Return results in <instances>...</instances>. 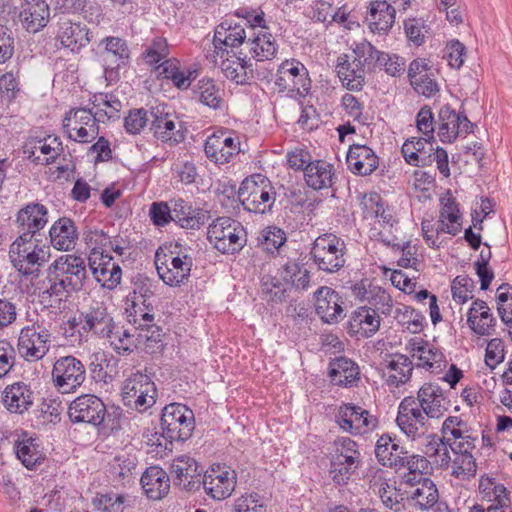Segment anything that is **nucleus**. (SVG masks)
<instances>
[{
    "instance_id": "43",
    "label": "nucleus",
    "mask_w": 512,
    "mask_h": 512,
    "mask_svg": "<svg viewBox=\"0 0 512 512\" xmlns=\"http://www.w3.org/2000/svg\"><path fill=\"white\" fill-rule=\"evenodd\" d=\"M92 111L98 123L116 120L120 117L121 101L113 94L100 93L93 96Z\"/></svg>"
},
{
    "instance_id": "62",
    "label": "nucleus",
    "mask_w": 512,
    "mask_h": 512,
    "mask_svg": "<svg viewBox=\"0 0 512 512\" xmlns=\"http://www.w3.org/2000/svg\"><path fill=\"white\" fill-rule=\"evenodd\" d=\"M213 135L209 136L204 145V151L212 162L225 164L234 156L233 152L224 147Z\"/></svg>"
},
{
    "instance_id": "26",
    "label": "nucleus",
    "mask_w": 512,
    "mask_h": 512,
    "mask_svg": "<svg viewBox=\"0 0 512 512\" xmlns=\"http://www.w3.org/2000/svg\"><path fill=\"white\" fill-rule=\"evenodd\" d=\"M50 18V8L45 0H25L21 5L19 19L22 26L30 33L42 30Z\"/></svg>"
},
{
    "instance_id": "33",
    "label": "nucleus",
    "mask_w": 512,
    "mask_h": 512,
    "mask_svg": "<svg viewBox=\"0 0 512 512\" xmlns=\"http://www.w3.org/2000/svg\"><path fill=\"white\" fill-rule=\"evenodd\" d=\"M395 7L387 0L370 2L366 21L372 32L387 33L395 22Z\"/></svg>"
},
{
    "instance_id": "14",
    "label": "nucleus",
    "mask_w": 512,
    "mask_h": 512,
    "mask_svg": "<svg viewBox=\"0 0 512 512\" xmlns=\"http://www.w3.org/2000/svg\"><path fill=\"white\" fill-rule=\"evenodd\" d=\"M69 323L72 327L81 324V329L85 333L91 332L93 335L103 338L111 333L115 322L105 304L95 301L79 314L78 319L74 317Z\"/></svg>"
},
{
    "instance_id": "56",
    "label": "nucleus",
    "mask_w": 512,
    "mask_h": 512,
    "mask_svg": "<svg viewBox=\"0 0 512 512\" xmlns=\"http://www.w3.org/2000/svg\"><path fill=\"white\" fill-rule=\"evenodd\" d=\"M418 367L424 368L431 373H440L446 366L447 361L442 351L433 345L429 347L418 357Z\"/></svg>"
},
{
    "instance_id": "45",
    "label": "nucleus",
    "mask_w": 512,
    "mask_h": 512,
    "mask_svg": "<svg viewBox=\"0 0 512 512\" xmlns=\"http://www.w3.org/2000/svg\"><path fill=\"white\" fill-rule=\"evenodd\" d=\"M436 485L431 479H426L417 487L406 489V499L419 510H428L438 501Z\"/></svg>"
},
{
    "instance_id": "31",
    "label": "nucleus",
    "mask_w": 512,
    "mask_h": 512,
    "mask_svg": "<svg viewBox=\"0 0 512 512\" xmlns=\"http://www.w3.org/2000/svg\"><path fill=\"white\" fill-rule=\"evenodd\" d=\"M381 314L375 308L362 306L354 310L348 322L350 334H360L363 337L373 336L380 328Z\"/></svg>"
},
{
    "instance_id": "54",
    "label": "nucleus",
    "mask_w": 512,
    "mask_h": 512,
    "mask_svg": "<svg viewBox=\"0 0 512 512\" xmlns=\"http://www.w3.org/2000/svg\"><path fill=\"white\" fill-rule=\"evenodd\" d=\"M105 51L102 54L105 63H113L116 68L124 65L130 57L126 42L118 37H107L103 40Z\"/></svg>"
},
{
    "instance_id": "51",
    "label": "nucleus",
    "mask_w": 512,
    "mask_h": 512,
    "mask_svg": "<svg viewBox=\"0 0 512 512\" xmlns=\"http://www.w3.org/2000/svg\"><path fill=\"white\" fill-rule=\"evenodd\" d=\"M17 458L27 469H33L44 459L42 450L34 438H23L15 444Z\"/></svg>"
},
{
    "instance_id": "36",
    "label": "nucleus",
    "mask_w": 512,
    "mask_h": 512,
    "mask_svg": "<svg viewBox=\"0 0 512 512\" xmlns=\"http://www.w3.org/2000/svg\"><path fill=\"white\" fill-rule=\"evenodd\" d=\"M49 237L55 249L70 251L76 245L78 233L74 222L70 218L62 217L50 227Z\"/></svg>"
},
{
    "instance_id": "37",
    "label": "nucleus",
    "mask_w": 512,
    "mask_h": 512,
    "mask_svg": "<svg viewBox=\"0 0 512 512\" xmlns=\"http://www.w3.org/2000/svg\"><path fill=\"white\" fill-rule=\"evenodd\" d=\"M137 464L136 454L121 451L110 461L109 472L114 481L119 482L121 485H126L136 478Z\"/></svg>"
},
{
    "instance_id": "41",
    "label": "nucleus",
    "mask_w": 512,
    "mask_h": 512,
    "mask_svg": "<svg viewBox=\"0 0 512 512\" xmlns=\"http://www.w3.org/2000/svg\"><path fill=\"white\" fill-rule=\"evenodd\" d=\"M336 71L343 85L349 90H361L365 80V69L354 59L342 54L337 59Z\"/></svg>"
},
{
    "instance_id": "59",
    "label": "nucleus",
    "mask_w": 512,
    "mask_h": 512,
    "mask_svg": "<svg viewBox=\"0 0 512 512\" xmlns=\"http://www.w3.org/2000/svg\"><path fill=\"white\" fill-rule=\"evenodd\" d=\"M455 458L452 461V475L465 480L476 474L477 465L472 454L453 453Z\"/></svg>"
},
{
    "instance_id": "42",
    "label": "nucleus",
    "mask_w": 512,
    "mask_h": 512,
    "mask_svg": "<svg viewBox=\"0 0 512 512\" xmlns=\"http://www.w3.org/2000/svg\"><path fill=\"white\" fill-rule=\"evenodd\" d=\"M404 454H407V451L399 445L396 436L385 433L378 438L375 455L381 465L394 468Z\"/></svg>"
},
{
    "instance_id": "64",
    "label": "nucleus",
    "mask_w": 512,
    "mask_h": 512,
    "mask_svg": "<svg viewBox=\"0 0 512 512\" xmlns=\"http://www.w3.org/2000/svg\"><path fill=\"white\" fill-rule=\"evenodd\" d=\"M150 122V111L144 108L130 110L128 115L124 118L125 131L131 135L140 134Z\"/></svg>"
},
{
    "instance_id": "19",
    "label": "nucleus",
    "mask_w": 512,
    "mask_h": 512,
    "mask_svg": "<svg viewBox=\"0 0 512 512\" xmlns=\"http://www.w3.org/2000/svg\"><path fill=\"white\" fill-rule=\"evenodd\" d=\"M170 474L174 485L182 490L192 492L201 487L202 468L188 455L178 456L172 461Z\"/></svg>"
},
{
    "instance_id": "20",
    "label": "nucleus",
    "mask_w": 512,
    "mask_h": 512,
    "mask_svg": "<svg viewBox=\"0 0 512 512\" xmlns=\"http://www.w3.org/2000/svg\"><path fill=\"white\" fill-rule=\"evenodd\" d=\"M89 267L95 280L107 289H114L121 282V267L107 253H90Z\"/></svg>"
},
{
    "instance_id": "52",
    "label": "nucleus",
    "mask_w": 512,
    "mask_h": 512,
    "mask_svg": "<svg viewBox=\"0 0 512 512\" xmlns=\"http://www.w3.org/2000/svg\"><path fill=\"white\" fill-rule=\"evenodd\" d=\"M131 500L128 495L110 493H97L92 500V505L99 512H124L130 506Z\"/></svg>"
},
{
    "instance_id": "7",
    "label": "nucleus",
    "mask_w": 512,
    "mask_h": 512,
    "mask_svg": "<svg viewBox=\"0 0 512 512\" xmlns=\"http://www.w3.org/2000/svg\"><path fill=\"white\" fill-rule=\"evenodd\" d=\"M238 197L245 210L261 214L270 210L275 202V192L270 181L260 174L241 183Z\"/></svg>"
},
{
    "instance_id": "12",
    "label": "nucleus",
    "mask_w": 512,
    "mask_h": 512,
    "mask_svg": "<svg viewBox=\"0 0 512 512\" xmlns=\"http://www.w3.org/2000/svg\"><path fill=\"white\" fill-rule=\"evenodd\" d=\"M339 428L351 435H364L378 427V418L368 410L353 403L341 404L335 414Z\"/></svg>"
},
{
    "instance_id": "18",
    "label": "nucleus",
    "mask_w": 512,
    "mask_h": 512,
    "mask_svg": "<svg viewBox=\"0 0 512 512\" xmlns=\"http://www.w3.org/2000/svg\"><path fill=\"white\" fill-rule=\"evenodd\" d=\"M438 122V136L444 143H452L459 135L471 133L474 127L463 112H456L449 105L441 107Z\"/></svg>"
},
{
    "instance_id": "17",
    "label": "nucleus",
    "mask_w": 512,
    "mask_h": 512,
    "mask_svg": "<svg viewBox=\"0 0 512 512\" xmlns=\"http://www.w3.org/2000/svg\"><path fill=\"white\" fill-rule=\"evenodd\" d=\"M50 267L52 273H57L73 292L80 291L88 278L86 263L81 256L74 254L62 255Z\"/></svg>"
},
{
    "instance_id": "15",
    "label": "nucleus",
    "mask_w": 512,
    "mask_h": 512,
    "mask_svg": "<svg viewBox=\"0 0 512 512\" xmlns=\"http://www.w3.org/2000/svg\"><path fill=\"white\" fill-rule=\"evenodd\" d=\"M109 418L111 413H107L103 401L92 394H84L73 400L68 407V415L73 423H88L98 426Z\"/></svg>"
},
{
    "instance_id": "2",
    "label": "nucleus",
    "mask_w": 512,
    "mask_h": 512,
    "mask_svg": "<svg viewBox=\"0 0 512 512\" xmlns=\"http://www.w3.org/2000/svg\"><path fill=\"white\" fill-rule=\"evenodd\" d=\"M161 436L158 446L172 451L173 442H183L191 437L194 430V413L186 405L171 403L166 405L161 415Z\"/></svg>"
},
{
    "instance_id": "5",
    "label": "nucleus",
    "mask_w": 512,
    "mask_h": 512,
    "mask_svg": "<svg viewBox=\"0 0 512 512\" xmlns=\"http://www.w3.org/2000/svg\"><path fill=\"white\" fill-rule=\"evenodd\" d=\"M208 240L223 254L238 253L246 244V231L230 217H218L208 227Z\"/></svg>"
},
{
    "instance_id": "49",
    "label": "nucleus",
    "mask_w": 512,
    "mask_h": 512,
    "mask_svg": "<svg viewBox=\"0 0 512 512\" xmlns=\"http://www.w3.org/2000/svg\"><path fill=\"white\" fill-rule=\"evenodd\" d=\"M423 452L430 461L441 468H448L451 463L450 446L443 438L431 434L426 436Z\"/></svg>"
},
{
    "instance_id": "61",
    "label": "nucleus",
    "mask_w": 512,
    "mask_h": 512,
    "mask_svg": "<svg viewBox=\"0 0 512 512\" xmlns=\"http://www.w3.org/2000/svg\"><path fill=\"white\" fill-rule=\"evenodd\" d=\"M263 250L274 254L287 240L284 230L276 226H269L263 230L259 238Z\"/></svg>"
},
{
    "instance_id": "60",
    "label": "nucleus",
    "mask_w": 512,
    "mask_h": 512,
    "mask_svg": "<svg viewBox=\"0 0 512 512\" xmlns=\"http://www.w3.org/2000/svg\"><path fill=\"white\" fill-rule=\"evenodd\" d=\"M396 423L400 430L410 439L415 440L426 434L428 431V427L426 425L427 421L413 418V417H403V415H397Z\"/></svg>"
},
{
    "instance_id": "44",
    "label": "nucleus",
    "mask_w": 512,
    "mask_h": 512,
    "mask_svg": "<svg viewBox=\"0 0 512 512\" xmlns=\"http://www.w3.org/2000/svg\"><path fill=\"white\" fill-rule=\"evenodd\" d=\"M194 93L201 104L214 110L220 109L224 102V89L212 78L200 79Z\"/></svg>"
},
{
    "instance_id": "27",
    "label": "nucleus",
    "mask_w": 512,
    "mask_h": 512,
    "mask_svg": "<svg viewBox=\"0 0 512 512\" xmlns=\"http://www.w3.org/2000/svg\"><path fill=\"white\" fill-rule=\"evenodd\" d=\"M346 162L348 169L353 174L360 176L372 174L379 165L378 157L374 151L370 147L360 144L350 146Z\"/></svg>"
},
{
    "instance_id": "29",
    "label": "nucleus",
    "mask_w": 512,
    "mask_h": 512,
    "mask_svg": "<svg viewBox=\"0 0 512 512\" xmlns=\"http://www.w3.org/2000/svg\"><path fill=\"white\" fill-rule=\"evenodd\" d=\"M245 49L248 50L252 58L257 61L272 60L275 58L278 45L275 37L266 29H259L249 33Z\"/></svg>"
},
{
    "instance_id": "40",
    "label": "nucleus",
    "mask_w": 512,
    "mask_h": 512,
    "mask_svg": "<svg viewBox=\"0 0 512 512\" xmlns=\"http://www.w3.org/2000/svg\"><path fill=\"white\" fill-rule=\"evenodd\" d=\"M372 487L377 491L383 505L394 511L401 512L404 510V500L406 499V489L401 486L397 487L396 482H391L382 478H374Z\"/></svg>"
},
{
    "instance_id": "57",
    "label": "nucleus",
    "mask_w": 512,
    "mask_h": 512,
    "mask_svg": "<svg viewBox=\"0 0 512 512\" xmlns=\"http://www.w3.org/2000/svg\"><path fill=\"white\" fill-rule=\"evenodd\" d=\"M21 93L19 70L8 71L0 76V98L1 102L7 104L14 101Z\"/></svg>"
},
{
    "instance_id": "8",
    "label": "nucleus",
    "mask_w": 512,
    "mask_h": 512,
    "mask_svg": "<svg viewBox=\"0 0 512 512\" xmlns=\"http://www.w3.org/2000/svg\"><path fill=\"white\" fill-rule=\"evenodd\" d=\"M51 380L59 393H74L86 380V368L75 356H61L53 364Z\"/></svg>"
},
{
    "instance_id": "53",
    "label": "nucleus",
    "mask_w": 512,
    "mask_h": 512,
    "mask_svg": "<svg viewBox=\"0 0 512 512\" xmlns=\"http://www.w3.org/2000/svg\"><path fill=\"white\" fill-rule=\"evenodd\" d=\"M280 275L286 283L298 290H305L309 286V271L296 260H288L282 266Z\"/></svg>"
},
{
    "instance_id": "9",
    "label": "nucleus",
    "mask_w": 512,
    "mask_h": 512,
    "mask_svg": "<svg viewBox=\"0 0 512 512\" xmlns=\"http://www.w3.org/2000/svg\"><path fill=\"white\" fill-rule=\"evenodd\" d=\"M150 130L157 140L170 146L185 140L182 122L166 105H157L150 109Z\"/></svg>"
},
{
    "instance_id": "39",
    "label": "nucleus",
    "mask_w": 512,
    "mask_h": 512,
    "mask_svg": "<svg viewBox=\"0 0 512 512\" xmlns=\"http://www.w3.org/2000/svg\"><path fill=\"white\" fill-rule=\"evenodd\" d=\"M359 375L358 365L346 357H338L330 362L329 377L334 385L352 387L360 379Z\"/></svg>"
},
{
    "instance_id": "30",
    "label": "nucleus",
    "mask_w": 512,
    "mask_h": 512,
    "mask_svg": "<svg viewBox=\"0 0 512 512\" xmlns=\"http://www.w3.org/2000/svg\"><path fill=\"white\" fill-rule=\"evenodd\" d=\"M173 222L184 229H199L207 219V212L193 209L191 204L182 198L170 200Z\"/></svg>"
},
{
    "instance_id": "50",
    "label": "nucleus",
    "mask_w": 512,
    "mask_h": 512,
    "mask_svg": "<svg viewBox=\"0 0 512 512\" xmlns=\"http://www.w3.org/2000/svg\"><path fill=\"white\" fill-rule=\"evenodd\" d=\"M386 367L393 372L387 378V384L390 386L399 387L406 384L412 376L413 363L406 355H393Z\"/></svg>"
},
{
    "instance_id": "10",
    "label": "nucleus",
    "mask_w": 512,
    "mask_h": 512,
    "mask_svg": "<svg viewBox=\"0 0 512 512\" xmlns=\"http://www.w3.org/2000/svg\"><path fill=\"white\" fill-rule=\"evenodd\" d=\"M62 127L70 140L79 143H90L99 134L98 121L92 109L71 108L65 113Z\"/></svg>"
},
{
    "instance_id": "38",
    "label": "nucleus",
    "mask_w": 512,
    "mask_h": 512,
    "mask_svg": "<svg viewBox=\"0 0 512 512\" xmlns=\"http://www.w3.org/2000/svg\"><path fill=\"white\" fill-rule=\"evenodd\" d=\"M304 177L307 185L314 190L330 188L336 179L333 165L323 160L308 163L304 169Z\"/></svg>"
},
{
    "instance_id": "11",
    "label": "nucleus",
    "mask_w": 512,
    "mask_h": 512,
    "mask_svg": "<svg viewBox=\"0 0 512 512\" xmlns=\"http://www.w3.org/2000/svg\"><path fill=\"white\" fill-rule=\"evenodd\" d=\"M155 396V384L146 374L136 372L124 382L122 399L127 407L139 412L146 411L155 403Z\"/></svg>"
},
{
    "instance_id": "6",
    "label": "nucleus",
    "mask_w": 512,
    "mask_h": 512,
    "mask_svg": "<svg viewBox=\"0 0 512 512\" xmlns=\"http://www.w3.org/2000/svg\"><path fill=\"white\" fill-rule=\"evenodd\" d=\"M345 250L346 245L341 238L325 233L314 240L310 254L319 270L334 273L345 265Z\"/></svg>"
},
{
    "instance_id": "1",
    "label": "nucleus",
    "mask_w": 512,
    "mask_h": 512,
    "mask_svg": "<svg viewBox=\"0 0 512 512\" xmlns=\"http://www.w3.org/2000/svg\"><path fill=\"white\" fill-rule=\"evenodd\" d=\"M178 243L159 247L155 253V266L159 278L170 287H180L188 283L193 259L181 252Z\"/></svg>"
},
{
    "instance_id": "32",
    "label": "nucleus",
    "mask_w": 512,
    "mask_h": 512,
    "mask_svg": "<svg viewBox=\"0 0 512 512\" xmlns=\"http://www.w3.org/2000/svg\"><path fill=\"white\" fill-rule=\"evenodd\" d=\"M467 324L479 336H490L495 331L496 318L484 300L476 299L468 313Z\"/></svg>"
},
{
    "instance_id": "48",
    "label": "nucleus",
    "mask_w": 512,
    "mask_h": 512,
    "mask_svg": "<svg viewBox=\"0 0 512 512\" xmlns=\"http://www.w3.org/2000/svg\"><path fill=\"white\" fill-rule=\"evenodd\" d=\"M13 266L23 275H38L39 267L49 258V249H36L32 252L22 253L13 256L11 254Z\"/></svg>"
},
{
    "instance_id": "28",
    "label": "nucleus",
    "mask_w": 512,
    "mask_h": 512,
    "mask_svg": "<svg viewBox=\"0 0 512 512\" xmlns=\"http://www.w3.org/2000/svg\"><path fill=\"white\" fill-rule=\"evenodd\" d=\"M16 222L22 233L41 236L40 231L48 223V209L40 203H28L18 211Z\"/></svg>"
},
{
    "instance_id": "35",
    "label": "nucleus",
    "mask_w": 512,
    "mask_h": 512,
    "mask_svg": "<svg viewBox=\"0 0 512 512\" xmlns=\"http://www.w3.org/2000/svg\"><path fill=\"white\" fill-rule=\"evenodd\" d=\"M33 400L34 393L24 382L8 385L3 392V404L11 413H24L33 405Z\"/></svg>"
},
{
    "instance_id": "46",
    "label": "nucleus",
    "mask_w": 512,
    "mask_h": 512,
    "mask_svg": "<svg viewBox=\"0 0 512 512\" xmlns=\"http://www.w3.org/2000/svg\"><path fill=\"white\" fill-rule=\"evenodd\" d=\"M462 228L461 214L455 199L448 198L440 211L436 234L447 233L457 235Z\"/></svg>"
},
{
    "instance_id": "3",
    "label": "nucleus",
    "mask_w": 512,
    "mask_h": 512,
    "mask_svg": "<svg viewBox=\"0 0 512 512\" xmlns=\"http://www.w3.org/2000/svg\"><path fill=\"white\" fill-rule=\"evenodd\" d=\"M52 333L43 321H30L18 334L17 351L27 362L42 360L50 351Z\"/></svg>"
},
{
    "instance_id": "24",
    "label": "nucleus",
    "mask_w": 512,
    "mask_h": 512,
    "mask_svg": "<svg viewBox=\"0 0 512 512\" xmlns=\"http://www.w3.org/2000/svg\"><path fill=\"white\" fill-rule=\"evenodd\" d=\"M56 40L63 48L71 52H78L90 42L89 30L85 24L61 19L58 23Z\"/></svg>"
},
{
    "instance_id": "58",
    "label": "nucleus",
    "mask_w": 512,
    "mask_h": 512,
    "mask_svg": "<svg viewBox=\"0 0 512 512\" xmlns=\"http://www.w3.org/2000/svg\"><path fill=\"white\" fill-rule=\"evenodd\" d=\"M381 51L377 50L370 42L362 41L356 43L353 48V58L357 61L364 69L371 70L377 67V62Z\"/></svg>"
},
{
    "instance_id": "63",
    "label": "nucleus",
    "mask_w": 512,
    "mask_h": 512,
    "mask_svg": "<svg viewBox=\"0 0 512 512\" xmlns=\"http://www.w3.org/2000/svg\"><path fill=\"white\" fill-rule=\"evenodd\" d=\"M435 120L429 106H423L416 115V127L427 142L435 141Z\"/></svg>"
},
{
    "instance_id": "13",
    "label": "nucleus",
    "mask_w": 512,
    "mask_h": 512,
    "mask_svg": "<svg viewBox=\"0 0 512 512\" xmlns=\"http://www.w3.org/2000/svg\"><path fill=\"white\" fill-rule=\"evenodd\" d=\"M275 85L279 92H287L291 96L305 97L311 88L308 70L299 61H284L278 68Z\"/></svg>"
},
{
    "instance_id": "4",
    "label": "nucleus",
    "mask_w": 512,
    "mask_h": 512,
    "mask_svg": "<svg viewBox=\"0 0 512 512\" xmlns=\"http://www.w3.org/2000/svg\"><path fill=\"white\" fill-rule=\"evenodd\" d=\"M361 465L358 444L349 437H338L333 442L330 458V476L339 485L347 484Z\"/></svg>"
},
{
    "instance_id": "47",
    "label": "nucleus",
    "mask_w": 512,
    "mask_h": 512,
    "mask_svg": "<svg viewBox=\"0 0 512 512\" xmlns=\"http://www.w3.org/2000/svg\"><path fill=\"white\" fill-rule=\"evenodd\" d=\"M251 66L252 64L249 59H246V56L241 58L235 55L222 60L220 64V68L226 78L241 85L247 84L253 77Z\"/></svg>"
},
{
    "instance_id": "34",
    "label": "nucleus",
    "mask_w": 512,
    "mask_h": 512,
    "mask_svg": "<svg viewBox=\"0 0 512 512\" xmlns=\"http://www.w3.org/2000/svg\"><path fill=\"white\" fill-rule=\"evenodd\" d=\"M145 495L152 500H160L170 490V477L167 472L158 466L148 467L140 479Z\"/></svg>"
},
{
    "instance_id": "22",
    "label": "nucleus",
    "mask_w": 512,
    "mask_h": 512,
    "mask_svg": "<svg viewBox=\"0 0 512 512\" xmlns=\"http://www.w3.org/2000/svg\"><path fill=\"white\" fill-rule=\"evenodd\" d=\"M249 37V31L245 30V27L241 23H232L229 20H225L219 24L214 33L213 45L215 53L221 58L224 57L226 47H237L244 44L246 46L247 38Z\"/></svg>"
},
{
    "instance_id": "23",
    "label": "nucleus",
    "mask_w": 512,
    "mask_h": 512,
    "mask_svg": "<svg viewBox=\"0 0 512 512\" xmlns=\"http://www.w3.org/2000/svg\"><path fill=\"white\" fill-rule=\"evenodd\" d=\"M418 404L429 418H440L449 409L450 401L442 388L434 383L423 384L417 392Z\"/></svg>"
},
{
    "instance_id": "55",
    "label": "nucleus",
    "mask_w": 512,
    "mask_h": 512,
    "mask_svg": "<svg viewBox=\"0 0 512 512\" xmlns=\"http://www.w3.org/2000/svg\"><path fill=\"white\" fill-rule=\"evenodd\" d=\"M104 338L109 340L110 345L119 355L131 353L134 348H137L136 335L131 334L128 330L119 327L115 323L111 333L105 335Z\"/></svg>"
},
{
    "instance_id": "16",
    "label": "nucleus",
    "mask_w": 512,
    "mask_h": 512,
    "mask_svg": "<svg viewBox=\"0 0 512 512\" xmlns=\"http://www.w3.org/2000/svg\"><path fill=\"white\" fill-rule=\"evenodd\" d=\"M201 485H203L206 494L214 500H224L235 489L236 473L228 466L214 464L204 473Z\"/></svg>"
},
{
    "instance_id": "21",
    "label": "nucleus",
    "mask_w": 512,
    "mask_h": 512,
    "mask_svg": "<svg viewBox=\"0 0 512 512\" xmlns=\"http://www.w3.org/2000/svg\"><path fill=\"white\" fill-rule=\"evenodd\" d=\"M353 295L360 301H366L376 312L389 316L393 309V301L390 294L378 285H373L368 280L356 283L352 288Z\"/></svg>"
},
{
    "instance_id": "25",
    "label": "nucleus",
    "mask_w": 512,
    "mask_h": 512,
    "mask_svg": "<svg viewBox=\"0 0 512 512\" xmlns=\"http://www.w3.org/2000/svg\"><path fill=\"white\" fill-rule=\"evenodd\" d=\"M317 315L326 323H337L343 317L339 294L330 287H320L314 294Z\"/></svg>"
}]
</instances>
